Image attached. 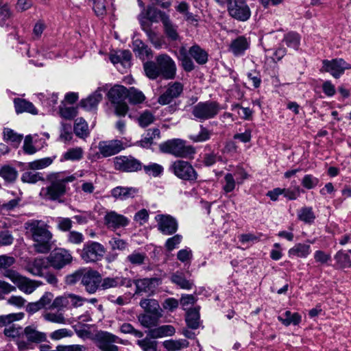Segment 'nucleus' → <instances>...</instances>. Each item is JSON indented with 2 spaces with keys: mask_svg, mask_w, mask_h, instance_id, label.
Instances as JSON below:
<instances>
[{
  "mask_svg": "<svg viewBox=\"0 0 351 351\" xmlns=\"http://www.w3.org/2000/svg\"><path fill=\"white\" fill-rule=\"evenodd\" d=\"M0 176L6 182H14L18 176V171L14 167L5 165L0 168Z\"/></svg>",
  "mask_w": 351,
  "mask_h": 351,
  "instance_id": "nucleus-42",
  "label": "nucleus"
},
{
  "mask_svg": "<svg viewBox=\"0 0 351 351\" xmlns=\"http://www.w3.org/2000/svg\"><path fill=\"white\" fill-rule=\"evenodd\" d=\"M165 33L171 41H176L180 38L178 32V26L174 25L169 17H165L162 22Z\"/></svg>",
  "mask_w": 351,
  "mask_h": 351,
  "instance_id": "nucleus-38",
  "label": "nucleus"
},
{
  "mask_svg": "<svg viewBox=\"0 0 351 351\" xmlns=\"http://www.w3.org/2000/svg\"><path fill=\"white\" fill-rule=\"evenodd\" d=\"M23 329L21 326H17L16 324H12L8 327L5 328L3 333L9 338H11L16 344L19 348V343L23 341Z\"/></svg>",
  "mask_w": 351,
  "mask_h": 351,
  "instance_id": "nucleus-34",
  "label": "nucleus"
},
{
  "mask_svg": "<svg viewBox=\"0 0 351 351\" xmlns=\"http://www.w3.org/2000/svg\"><path fill=\"white\" fill-rule=\"evenodd\" d=\"M85 268H80L72 274L65 276V283L68 285H73L80 280H82Z\"/></svg>",
  "mask_w": 351,
  "mask_h": 351,
  "instance_id": "nucleus-55",
  "label": "nucleus"
},
{
  "mask_svg": "<svg viewBox=\"0 0 351 351\" xmlns=\"http://www.w3.org/2000/svg\"><path fill=\"white\" fill-rule=\"evenodd\" d=\"M128 88L122 85H115L108 92L107 96L109 101L114 107L115 114L119 117H124L128 111V106L124 101L127 98Z\"/></svg>",
  "mask_w": 351,
  "mask_h": 351,
  "instance_id": "nucleus-7",
  "label": "nucleus"
},
{
  "mask_svg": "<svg viewBox=\"0 0 351 351\" xmlns=\"http://www.w3.org/2000/svg\"><path fill=\"white\" fill-rule=\"evenodd\" d=\"M278 319L285 326L298 325L302 320L301 315L298 313H291L287 311L278 317Z\"/></svg>",
  "mask_w": 351,
  "mask_h": 351,
  "instance_id": "nucleus-35",
  "label": "nucleus"
},
{
  "mask_svg": "<svg viewBox=\"0 0 351 351\" xmlns=\"http://www.w3.org/2000/svg\"><path fill=\"white\" fill-rule=\"evenodd\" d=\"M171 281L178 286L180 289L190 290L194 284L192 280H187L182 272L176 271L170 278Z\"/></svg>",
  "mask_w": 351,
  "mask_h": 351,
  "instance_id": "nucleus-36",
  "label": "nucleus"
},
{
  "mask_svg": "<svg viewBox=\"0 0 351 351\" xmlns=\"http://www.w3.org/2000/svg\"><path fill=\"white\" fill-rule=\"evenodd\" d=\"M298 219L306 224L314 223L316 216L313 209L311 206H303L298 210Z\"/></svg>",
  "mask_w": 351,
  "mask_h": 351,
  "instance_id": "nucleus-37",
  "label": "nucleus"
},
{
  "mask_svg": "<svg viewBox=\"0 0 351 351\" xmlns=\"http://www.w3.org/2000/svg\"><path fill=\"white\" fill-rule=\"evenodd\" d=\"M47 263L45 258H36L27 264L26 269L34 276H42L43 269L48 267Z\"/></svg>",
  "mask_w": 351,
  "mask_h": 351,
  "instance_id": "nucleus-26",
  "label": "nucleus"
},
{
  "mask_svg": "<svg viewBox=\"0 0 351 351\" xmlns=\"http://www.w3.org/2000/svg\"><path fill=\"white\" fill-rule=\"evenodd\" d=\"M84 151L82 147H76L69 149L60 158V162L67 160L79 161L83 158Z\"/></svg>",
  "mask_w": 351,
  "mask_h": 351,
  "instance_id": "nucleus-40",
  "label": "nucleus"
},
{
  "mask_svg": "<svg viewBox=\"0 0 351 351\" xmlns=\"http://www.w3.org/2000/svg\"><path fill=\"white\" fill-rule=\"evenodd\" d=\"M74 132L80 138H85L88 135V128L86 122L82 118L75 120Z\"/></svg>",
  "mask_w": 351,
  "mask_h": 351,
  "instance_id": "nucleus-49",
  "label": "nucleus"
},
{
  "mask_svg": "<svg viewBox=\"0 0 351 351\" xmlns=\"http://www.w3.org/2000/svg\"><path fill=\"white\" fill-rule=\"evenodd\" d=\"M189 343L186 339H169L163 342L164 348L168 351H178L182 348H187Z\"/></svg>",
  "mask_w": 351,
  "mask_h": 351,
  "instance_id": "nucleus-44",
  "label": "nucleus"
},
{
  "mask_svg": "<svg viewBox=\"0 0 351 351\" xmlns=\"http://www.w3.org/2000/svg\"><path fill=\"white\" fill-rule=\"evenodd\" d=\"M237 180H235L233 174L228 173L224 176V184L223 186V190L225 193H229L232 192L236 186Z\"/></svg>",
  "mask_w": 351,
  "mask_h": 351,
  "instance_id": "nucleus-59",
  "label": "nucleus"
},
{
  "mask_svg": "<svg viewBox=\"0 0 351 351\" xmlns=\"http://www.w3.org/2000/svg\"><path fill=\"white\" fill-rule=\"evenodd\" d=\"M101 91H105L103 88H98L93 94L86 99H82L80 106L86 110H92L97 108L98 104L102 99Z\"/></svg>",
  "mask_w": 351,
  "mask_h": 351,
  "instance_id": "nucleus-23",
  "label": "nucleus"
},
{
  "mask_svg": "<svg viewBox=\"0 0 351 351\" xmlns=\"http://www.w3.org/2000/svg\"><path fill=\"white\" fill-rule=\"evenodd\" d=\"M183 90L184 86L181 82H170L167 86L165 91L158 98V102L161 105H167L174 99L179 97Z\"/></svg>",
  "mask_w": 351,
  "mask_h": 351,
  "instance_id": "nucleus-18",
  "label": "nucleus"
},
{
  "mask_svg": "<svg viewBox=\"0 0 351 351\" xmlns=\"http://www.w3.org/2000/svg\"><path fill=\"white\" fill-rule=\"evenodd\" d=\"M53 162V159L50 157L43 158L28 163V167L30 169H41L49 166Z\"/></svg>",
  "mask_w": 351,
  "mask_h": 351,
  "instance_id": "nucleus-57",
  "label": "nucleus"
},
{
  "mask_svg": "<svg viewBox=\"0 0 351 351\" xmlns=\"http://www.w3.org/2000/svg\"><path fill=\"white\" fill-rule=\"evenodd\" d=\"M154 280V278H143L136 280V293H147L151 291Z\"/></svg>",
  "mask_w": 351,
  "mask_h": 351,
  "instance_id": "nucleus-53",
  "label": "nucleus"
},
{
  "mask_svg": "<svg viewBox=\"0 0 351 351\" xmlns=\"http://www.w3.org/2000/svg\"><path fill=\"white\" fill-rule=\"evenodd\" d=\"M159 149L162 153L179 158H188L195 153L193 146L186 145L185 141L180 138L168 140L160 144Z\"/></svg>",
  "mask_w": 351,
  "mask_h": 351,
  "instance_id": "nucleus-5",
  "label": "nucleus"
},
{
  "mask_svg": "<svg viewBox=\"0 0 351 351\" xmlns=\"http://www.w3.org/2000/svg\"><path fill=\"white\" fill-rule=\"evenodd\" d=\"M3 275L16 285L20 291L25 293H32L38 287L35 280H30L29 278L21 275L16 271L7 269Z\"/></svg>",
  "mask_w": 351,
  "mask_h": 351,
  "instance_id": "nucleus-11",
  "label": "nucleus"
},
{
  "mask_svg": "<svg viewBox=\"0 0 351 351\" xmlns=\"http://www.w3.org/2000/svg\"><path fill=\"white\" fill-rule=\"evenodd\" d=\"M133 51L136 56L145 60L152 56V49L145 45L141 40L136 39L132 43Z\"/></svg>",
  "mask_w": 351,
  "mask_h": 351,
  "instance_id": "nucleus-32",
  "label": "nucleus"
},
{
  "mask_svg": "<svg viewBox=\"0 0 351 351\" xmlns=\"http://www.w3.org/2000/svg\"><path fill=\"white\" fill-rule=\"evenodd\" d=\"M176 330L173 326L163 325L155 327L147 332V335L153 339L162 338L167 336H172L175 334Z\"/></svg>",
  "mask_w": 351,
  "mask_h": 351,
  "instance_id": "nucleus-29",
  "label": "nucleus"
},
{
  "mask_svg": "<svg viewBox=\"0 0 351 351\" xmlns=\"http://www.w3.org/2000/svg\"><path fill=\"white\" fill-rule=\"evenodd\" d=\"M282 42L290 48L294 50H298L300 45V36L294 32L286 34L283 38Z\"/></svg>",
  "mask_w": 351,
  "mask_h": 351,
  "instance_id": "nucleus-46",
  "label": "nucleus"
},
{
  "mask_svg": "<svg viewBox=\"0 0 351 351\" xmlns=\"http://www.w3.org/2000/svg\"><path fill=\"white\" fill-rule=\"evenodd\" d=\"M140 306L148 313H161V309L157 300L154 299H143Z\"/></svg>",
  "mask_w": 351,
  "mask_h": 351,
  "instance_id": "nucleus-45",
  "label": "nucleus"
},
{
  "mask_svg": "<svg viewBox=\"0 0 351 351\" xmlns=\"http://www.w3.org/2000/svg\"><path fill=\"white\" fill-rule=\"evenodd\" d=\"M157 222V228L162 234L172 235L178 229L177 219L170 215L159 214L155 217Z\"/></svg>",
  "mask_w": 351,
  "mask_h": 351,
  "instance_id": "nucleus-16",
  "label": "nucleus"
},
{
  "mask_svg": "<svg viewBox=\"0 0 351 351\" xmlns=\"http://www.w3.org/2000/svg\"><path fill=\"white\" fill-rule=\"evenodd\" d=\"M311 252V248L310 245L298 243H296L293 247L290 248L288 251L289 257H298L302 258H306Z\"/></svg>",
  "mask_w": 351,
  "mask_h": 351,
  "instance_id": "nucleus-33",
  "label": "nucleus"
},
{
  "mask_svg": "<svg viewBox=\"0 0 351 351\" xmlns=\"http://www.w3.org/2000/svg\"><path fill=\"white\" fill-rule=\"evenodd\" d=\"M155 119L154 114L151 111L146 110L139 114L137 121L141 128H146L153 123Z\"/></svg>",
  "mask_w": 351,
  "mask_h": 351,
  "instance_id": "nucleus-51",
  "label": "nucleus"
},
{
  "mask_svg": "<svg viewBox=\"0 0 351 351\" xmlns=\"http://www.w3.org/2000/svg\"><path fill=\"white\" fill-rule=\"evenodd\" d=\"M335 264L333 267L336 269H343L351 267V259L349 254L343 251L339 250L334 256Z\"/></svg>",
  "mask_w": 351,
  "mask_h": 351,
  "instance_id": "nucleus-30",
  "label": "nucleus"
},
{
  "mask_svg": "<svg viewBox=\"0 0 351 351\" xmlns=\"http://www.w3.org/2000/svg\"><path fill=\"white\" fill-rule=\"evenodd\" d=\"M99 154L107 158L115 155L124 149L123 144L120 140L100 141L98 144Z\"/></svg>",
  "mask_w": 351,
  "mask_h": 351,
  "instance_id": "nucleus-20",
  "label": "nucleus"
},
{
  "mask_svg": "<svg viewBox=\"0 0 351 351\" xmlns=\"http://www.w3.org/2000/svg\"><path fill=\"white\" fill-rule=\"evenodd\" d=\"M101 282V275L96 270L85 269L81 284L84 287L86 291L90 294L95 293Z\"/></svg>",
  "mask_w": 351,
  "mask_h": 351,
  "instance_id": "nucleus-17",
  "label": "nucleus"
},
{
  "mask_svg": "<svg viewBox=\"0 0 351 351\" xmlns=\"http://www.w3.org/2000/svg\"><path fill=\"white\" fill-rule=\"evenodd\" d=\"M146 76L152 80L161 77L164 80H173L176 75V64L174 60L167 54L157 56L154 61H147L143 64Z\"/></svg>",
  "mask_w": 351,
  "mask_h": 351,
  "instance_id": "nucleus-1",
  "label": "nucleus"
},
{
  "mask_svg": "<svg viewBox=\"0 0 351 351\" xmlns=\"http://www.w3.org/2000/svg\"><path fill=\"white\" fill-rule=\"evenodd\" d=\"M114 167L122 172L134 173L143 169V163L132 155L114 158Z\"/></svg>",
  "mask_w": 351,
  "mask_h": 351,
  "instance_id": "nucleus-13",
  "label": "nucleus"
},
{
  "mask_svg": "<svg viewBox=\"0 0 351 351\" xmlns=\"http://www.w3.org/2000/svg\"><path fill=\"white\" fill-rule=\"evenodd\" d=\"M250 42L245 36H240L233 40L230 46L229 51L234 56H241L245 53V51L250 47Z\"/></svg>",
  "mask_w": 351,
  "mask_h": 351,
  "instance_id": "nucleus-24",
  "label": "nucleus"
},
{
  "mask_svg": "<svg viewBox=\"0 0 351 351\" xmlns=\"http://www.w3.org/2000/svg\"><path fill=\"white\" fill-rule=\"evenodd\" d=\"M47 260L51 267L60 270L72 263L73 256L69 250L57 248L50 253Z\"/></svg>",
  "mask_w": 351,
  "mask_h": 351,
  "instance_id": "nucleus-14",
  "label": "nucleus"
},
{
  "mask_svg": "<svg viewBox=\"0 0 351 351\" xmlns=\"http://www.w3.org/2000/svg\"><path fill=\"white\" fill-rule=\"evenodd\" d=\"M24 317L23 313H10L5 315H0V327H8L14 322L21 320Z\"/></svg>",
  "mask_w": 351,
  "mask_h": 351,
  "instance_id": "nucleus-52",
  "label": "nucleus"
},
{
  "mask_svg": "<svg viewBox=\"0 0 351 351\" xmlns=\"http://www.w3.org/2000/svg\"><path fill=\"white\" fill-rule=\"evenodd\" d=\"M319 180L312 174H306L301 180L302 186L307 190L315 189L319 185Z\"/></svg>",
  "mask_w": 351,
  "mask_h": 351,
  "instance_id": "nucleus-54",
  "label": "nucleus"
},
{
  "mask_svg": "<svg viewBox=\"0 0 351 351\" xmlns=\"http://www.w3.org/2000/svg\"><path fill=\"white\" fill-rule=\"evenodd\" d=\"M169 170L179 179L194 183L198 178V173L188 161L177 160L173 162Z\"/></svg>",
  "mask_w": 351,
  "mask_h": 351,
  "instance_id": "nucleus-9",
  "label": "nucleus"
},
{
  "mask_svg": "<svg viewBox=\"0 0 351 351\" xmlns=\"http://www.w3.org/2000/svg\"><path fill=\"white\" fill-rule=\"evenodd\" d=\"M132 286V280L129 278L123 276L106 277L101 278L100 288L103 290L110 288H117L121 287H131Z\"/></svg>",
  "mask_w": 351,
  "mask_h": 351,
  "instance_id": "nucleus-22",
  "label": "nucleus"
},
{
  "mask_svg": "<svg viewBox=\"0 0 351 351\" xmlns=\"http://www.w3.org/2000/svg\"><path fill=\"white\" fill-rule=\"evenodd\" d=\"M97 348L101 351H119V347L114 343H119L120 338L107 331H99L95 335Z\"/></svg>",
  "mask_w": 351,
  "mask_h": 351,
  "instance_id": "nucleus-15",
  "label": "nucleus"
},
{
  "mask_svg": "<svg viewBox=\"0 0 351 351\" xmlns=\"http://www.w3.org/2000/svg\"><path fill=\"white\" fill-rule=\"evenodd\" d=\"M3 139L10 143L13 147L17 148L23 139V135L19 134L10 128H4Z\"/></svg>",
  "mask_w": 351,
  "mask_h": 351,
  "instance_id": "nucleus-41",
  "label": "nucleus"
},
{
  "mask_svg": "<svg viewBox=\"0 0 351 351\" xmlns=\"http://www.w3.org/2000/svg\"><path fill=\"white\" fill-rule=\"evenodd\" d=\"M14 108L17 114L28 112L32 114H37L38 110L34 105L24 99L15 98L14 99Z\"/></svg>",
  "mask_w": 351,
  "mask_h": 351,
  "instance_id": "nucleus-28",
  "label": "nucleus"
},
{
  "mask_svg": "<svg viewBox=\"0 0 351 351\" xmlns=\"http://www.w3.org/2000/svg\"><path fill=\"white\" fill-rule=\"evenodd\" d=\"M84 241V236L83 234L75 230L69 231L66 235L67 243L73 245H80Z\"/></svg>",
  "mask_w": 351,
  "mask_h": 351,
  "instance_id": "nucleus-61",
  "label": "nucleus"
},
{
  "mask_svg": "<svg viewBox=\"0 0 351 351\" xmlns=\"http://www.w3.org/2000/svg\"><path fill=\"white\" fill-rule=\"evenodd\" d=\"M104 223L108 228L116 230L127 226L129 224V219L114 211H110L105 215Z\"/></svg>",
  "mask_w": 351,
  "mask_h": 351,
  "instance_id": "nucleus-21",
  "label": "nucleus"
},
{
  "mask_svg": "<svg viewBox=\"0 0 351 351\" xmlns=\"http://www.w3.org/2000/svg\"><path fill=\"white\" fill-rule=\"evenodd\" d=\"M213 132L209 130L203 125H199V132L197 134H191L190 140L194 143H202L209 140L212 136Z\"/></svg>",
  "mask_w": 351,
  "mask_h": 351,
  "instance_id": "nucleus-47",
  "label": "nucleus"
},
{
  "mask_svg": "<svg viewBox=\"0 0 351 351\" xmlns=\"http://www.w3.org/2000/svg\"><path fill=\"white\" fill-rule=\"evenodd\" d=\"M230 15L234 19L241 21H247L251 15L249 6L243 0H234L228 7Z\"/></svg>",
  "mask_w": 351,
  "mask_h": 351,
  "instance_id": "nucleus-19",
  "label": "nucleus"
},
{
  "mask_svg": "<svg viewBox=\"0 0 351 351\" xmlns=\"http://www.w3.org/2000/svg\"><path fill=\"white\" fill-rule=\"evenodd\" d=\"M44 319L50 322L65 324L66 323V319H65L63 313L60 312L56 313H46L43 315Z\"/></svg>",
  "mask_w": 351,
  "mask_h": 351,
  "instance_id": "nucleus-56",
  "label": "nucleus"
},
{
  "mask_svg": "<svg viewBox=\"0 0 351 351\" xmlns=\"http://www.w3.org/2000/svg\"><path fill=\"white\" fill-rule=\"evenodd\" d=\"M144 16L151 22L157 23L160 20L163 22L165 17H169L164 12H162L153 6H148Z\"/></svg>",
  "mask_w": 351,
  "mask_h": 351,
  "instance_id": "nucleus-43",
  "label": "nucleus"
},
{
  "mask_svg": "<svg viewBox=\"0 0 351 351\" xmlns=\"http://www.w3.org/2000/svg\"><path fill=\"white\" fill-rule=\"evenodd\" d=\"M192 58L198 64L203 65L208 62V54L204 49L196 44L191 46L188 52L184 48L180 49L179 60L186 72H191L195 69V64Z\"/></svg>",
  "mask_w": 351,
  "mask_h": 351,
  "instance_id": "nucleus-4",
  "label": "nucleus"
},
{
  "mask_svg": "<svg viewBox=\"0 0 351 351\" xmlns=\"http://www.w3.org/2000/svg\"><path fill=\"white\" fill-rule=\"evenodd\" d=\"M53 162V159L50 157L43 158L28 163V167L30 169H41L49 166Z\"/></svg>",
  "mask_w": 351,
  "mask_h": 351,
  "instance_id": "nucleus-58",
  "label": "nucleus"
},
{
  "mask_svg": "<svg viewBox=\"0 0 351 351\" xmlns=\"http://www.w3.org/2000/svg\"><path fill=\"white\" fill-rule=\"evenodd\" d=\"M145 258L146 255L145 253H140L134 251L127 256L126 261L130 263L133 265H140L144 263Z\"/></svg>",
  "mask_w": 351,
  "mask_h": 351,
  "instance_id": "nucleus-63",
  "label": "nucleus"
},
{
  "mask_svg": "<svg viewBox=\"0 0 351 351\" xmlns=\"http://www.w3.org/2000/svg\"><path fill=\"white\" fill-rule=\"evenodd\" d=\"M162 317V313H144L138 317V319L141 324L145 327L150 329L155 328L158 326L160 318Z\"/></svg>",
  "mask_w": 351,
  "mask_h": 351,
  "instance_id": "nucleus-31",
  "label": "nucleus"
},
{
  "mask_svg": "<svg viewBox=\"0 0 351 351\" xmlns=\"http://www.w3.org/2000/svg\"><path fill=\"white\" fill-rule=\"evenodd\" d=\"M47 334L38 331L34 326H28L23 329V341L19 343V351L33 350L37 345L47 341Z\"/></svg>",
  "mask_w": 351,
  "mask_h": 351,
  "instance_id": "nucleus-8",
  "label": "nucleus"
},
{
  "mask_svg": "<svg viewBox=\"0 0 351 351\" xmlns=\"http://www.w3.org/2000/svg\"><path fill=\"white\" fill-rule=\"evenodd\" d=\"M220 104L216 101H199L193 106L191 114L194 119L203 122L215 118L220 112Z\"/></svg>",
  "mask_w": 351,
  "mask_h": 351,
  "instance_id": "nucleus-6",
  "label": "nucleus"
},
{
  "mask_svg": "<svg viewBox=\"0 0 351 351\" xmlns=\"http://www.w3.org/2000/svg\"><path fill=\"white\" fill-rule=\"evenodd\" d=\"M177 258L186 265H190L193 258V252L189 247L182 249L178 252Z\"/></svg>",
  "mask_w": 351,
  "mask_h": 351,
  "instance_id": "nucleus-62",
  "label": "nucleus"
},
{
  "mask_svg": "<svg viewBox=\"0 0 351 351\" xmlns=\"http://www.w3.org/2000/svg\"><path fill=\"white\" fill-rule=\"evenodd\" d=\"M127 97L130 104H138L143 103L145 99V96L143 92L138 90L134 87L128 89Z\"/></svg>",
  "mask_w": 351,
  "mask_h": 351,
  "instance_id": "nucleus-48",
  "label": "nucleus"
},
{
  "mask_svg": "<svg viewBox=\"0 0 351 351\" xmlns=\"http://www.w3.org/2000/svg\"><path fill=\"white\" fill-rule=\"evenodd\" d=\"M160 138V131L158 128H150L147 130L142 139L138 141V145L143 148H150L154 144V141Z\"/></svg>",
  "mask_w": 351,
  "mask_h": 351,
  "instance_id": "nucleus-27",
  "label": "nucleus"
},
{
  "mask_svg": "<svg viewBox=\"0 0 351 351\" xmlns=\"http://www.w3.org/2000/svg\"><path fill=\"white\" fill-rule=\"evenodd\" d=\"M35 242L34 250L38 253L46 254L51 250L52 233L47 229V226L40 221L34 220L26 223Z\"/></svg>",
  "mask_w": 351,
  "mask_h": 351,
  "instance_id": "nucleus-2",
  "label": "nucleus"
},
{
  "mask_svg": "<svg viewBox=\"0 0 351 351\" xmlns=\"http://www.w3.org/2000/svg\"><path fill=\"white\" fill-rule=\"evenodd\" d=\"M199 308H193L187 311L185 321L189 328L195 330L199 327Z\"/></svg>",
  "mask_w": 351,
  "mask_h": 351,
  "instance_id": "nucleus-39",
  "label": "nucleus"
},
{
  "mask_svg": "<svg viewBox=\"0 0 351 351\" xmlns=\"http://www.w3.org/2000/svg\"><path fill=\"white\" fill-rule=\"evenodd\" d=\"M106 250L103 245L89 241L84 245L80 256L86 263H95L101 260Z\"/></svg>",
  "mask_w": 351,
  "mask_h": 351,
  "instance_id": "nucleus-12",
  "label": "nucleus"
},
{
  "mask_svg": "<svg viewBox=\"0 0 351 351\" xmlns=\"http://www.w3.org/2000/svg\"><path fill=\"white\" fill-rule=\"evenodd\" d=\"M137 345L143 351H156L157 343L156 341H152L147 338L143 339L137 341Z\"/></svg>",
  "mask_w": 351,
  "mask_h": 351,
  "instance_id": "nucleus-64",
  "label": "nucleus"
},
{
  "mask_svg": "<svg viewBox=\"0 0 351 351\" xmlns=\"http://www.w3.org/2000/svg\"><path fill=\"white\" fill-rule=\"evenodd\" d=\"M138 193V189L132 186H117L111 190V195L115 199L120 200L134 198Z\"/></svg>",
  "mask_w": 351,
  "mask_h": 351,
  "instance_id": "nucleus-25",
  "label": "nucleus"
},
{
  "mask_svg": "<svg viewBox=\"0 0 351 351\" xmlns=\"http://www.w3.org/2000/svg\"><path fill=\"white\" fill-rule=\"evenodd\" d=\"M143 169L145 174L153 177H158L161 176L164 171V168L162 165L154 162H150L147 165H143Z\"/></svg>",
  "mask_w": 351,
  "mask_h": 351,
  "instance_id": "nucleus-50",
  "label": "nucleus"
},
{
  "mask_svg": "<svg viewBox=\"0 0 351 351\" xmlns=\"http://www.w3.org/2000/svg\"><path fill=\"white\" fill-rule=\"evenodd\" d=\"M346 70H351V64L341 58L323 60L322 72L329 73L334 78L339 79Z\"/></svg>",
  "mask_w": 351,
  "mask_h": 351,
  "instance_id": "nucleus-10",
  "label": "nucleus"
},
{
  "mask_svg": "<svg viewBox=\"0 0 351 351\" xmlns=\"http://www.w3.org/2000/svg\"><path fill=\"white\" fill-rule=\"evenodd\" d=\"M51 184L43 188L40 194L45 199L49 200H57L66 193V184L72 182L75 180L73 175L66 176L62 173H56L50 176Z\"/></svg>",
  "mask_w": 351,
  "mask_h": 351,
  "instance_id": "nucleus-3",
  "label": "nucleus"
},
{
  "mask_svg": "<svg viewBox=\"0 0 351 351\" xmlns=\"http://www.w3.org/2000/svg\"><path fill=\"white\" fill-rule=\"evenodd\" d=\"M42 173L39 172L26 171L22 174L21 180L23 182L34 184L39 180H43Z\"/></svg>",
  "mask_w": 351,
  "mask_h": 351,
  "instance_id": "nucleus-60",
  "label": "nucleus"
}]
</instances>
